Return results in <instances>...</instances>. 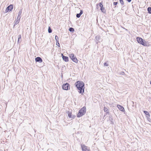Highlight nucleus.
<instances>
[{
    "label": "nucleus",
    "instance_id": "9b49d317",
    "mask_svg": "<svg viewBox=\"0 0 151 151\" xmlns=\"http://www.w3.org/2000/svg\"><path fill=\"white\" fill-rule=\"evenodd\" d=\"M99 6L100 7V9L101 12H104V8L103 7V5L101 4V3H99Z\"/></svg>",
    "mask_w": 151,
    "mask_h": 151
},
{
    "label": "nucleus",
    "instance_id": "6e6552de",
    "mask_svg": "<svg viewBox=\"0 0 151 151\" xmlns=\"http://www.w3.org/2000/svg\"><path fill=\"white\" fill-rule=\"evenodd\" d=\"M35 61L36 62H38L40 63L42 62V59L40 57H37L35 58Z\"/></svg>",
    "mask_w": 151,
    "mask_h": 151
},
{
    "label": "nucleus",
    "instance_id": "9d476101",
    "mask_svg": "<svg viewBox=\"0 0 151 151\" xmlns=\"http://www.w3.org/2000/svg\"><path fill=\"white\" fill-rule=\"evenodd\" d=\"M117 107L122 112H124V107L121 105H117Z\"/></svg>",
    "mask_w": 151,
    "mask_h": 151
},
{
    "label": "nucleus",
    "instance_id": "1a4fd4ad",
    "mask_svg": "<svg viewBox=\"0 0 151 151\" xmlns=\"http://www.w3.org/2000/svg\"><path fill=\"white\" fill-rule=\"evenodd\" d=\"M61 55L63 60L66 62H68V57L64 56L62 53L61 54Z\"/></svg>",
    "mask_w": 151,
    "mask_h": 151
},
{
    "label": "nucleus",
    "instance_id": "aec40b11",
    "mask_svg": "<svg viewBox=\"0 0 151 151\" xmlns=\"http://www.w3.org/2000/svg\"><path fill=\"white\" fill-rule=\"evenodd\" d=\"M144 112L146 115H148L149 117H150V114L148 111H144Z\"/></svg>",
    "mask_w": 151,
    "mask_h": 151
},
{
    "label": "nucleus",
    "instance_id": "4468645a",
    "mask_svg": "<svg viewBox=\"0 0 151 151\" xmlns=\"http://www.w3.org/2000/svg\"><path fill=\"white\" fill-rule=\"evenodd\" d=\"M22 13V9H21L18 13V16L17 17V19H20L21 17L20 16L21 14Z\"/></svg>",
    "mask_w": 151,
    "mask_h": 151
},
{
    "label": "nucleus",
    "instance_id": "7ed1b4c3",
    "mask_svg": "<svg viewBox=\"0 0 151 151\" xmlns=\"http://www.w3.org/2000/svg\"><path fill=\"white\" fill-rule=\"evenodd\" d=\"M70 58L73 60V61L76 63H78V60L75 56H74L73 54H71L69 55Z\"/></svg>",
    "mask_w": 151,
    "mask_h": 151
},
{
    "label": "nucleus",
    "instance_id": "5701e85b",
    "mask_svg": "<svg viewBox=\"0 0 151 151\" xmlns=\"http://www.w3.org/2000/svg\"><path fill=\"white\" fill-rule=\"evenodd\" d=\"M119 1L121 4L122 5H123L124 4V1L123 0H119Z\"/></svg>",
    "mask_w": 151,
    "mask_h": 151
},
{
    "label": "nucleus",
    "instance_id": "6ab92c4d",
    "mask_svg": "<svg viewBox=\"0 0 151 151\" xmlns=\"http://www.w3.org/2000/svg\"><path fill=\"white\" fill-rule=\"evenodd\" d=\"M148 13L149 14H151V7H148L147 9Z\"/></svg>",
    "mask_w": 151,
    "mask_h": 151
},
{
    "label": "nucleus",
    "instance_id": "ddd939ff",
    "mask_svg": "<svg viewBox=\"0 0 151 151\" xmlns=\"http://www.w3.org/2000/svg\"><path fill=\"white\" fill-rule=\"evenodd\" d=\"M68 116L70 118H74L73 116H72V113L71 112L68 111Z\"/></svg>",
    "mask_w": 151,
    "mask_h": 151
},
{
    "label": "nucleus",
    "instance_id": "a878e982",
    "mask_svg": "<svg viewBox=\"0 0 151 151\" xmlns=\"http://www.w3.org/2000/svg\"><path fill=\"white\" fill-rule=\"evenodd\" d=\"M117 4L118 2H115L113 3V4L114 6L116 5Z\"/></svg>",
    "mask_w": 151,
    "mask_h": 151
},
{
    "label": "nucleus",
    "instance_id": "f03ea898",
    "mask_svg": "<svg viewBox=\"0 0 151 151\" xmlns=\"http://www.w3.org/2000/svg\"><path fill=\"white\" fill-rule=\"evenodd\" d=\"M86 108L84 106L80 110L77 114V116L80 117L84 115L86 112Z\"/></svg>",
    "mask_w": 151,
    "mask_h": 151
},
{
    "label": "nucleus",
    "instance_id": "dca6fc26",
    "mask_svg": "<svg viewBox=\"0 0 151 151\" xmlns=\"http://www.w3.org/2000/svg\"><path fill=\"white\" fill-rule=\"evenodd\" d=\"M21 35H19L18 36V40L17 41V43H19V42H21Z\"/></svg>",
    "mask_w": 151,
    "mask_h": 151
},
{
    "label": "nucleus",
    "instance_id": "c756f323",
    "mask_svg": "<svg viewBox=\"0 0 151 151\" xmlns=\"http://www.w3.org/2000/svg\"><path fill=\"white\" fill-rule=\"evenodd\" d=\"M96 8H97L98 9V8H99V5L98 4L96 5Z\"/></svg>",
    "mask_w": 151,
    "mask_h": 151
},
{
    "label": "nucleus",
    "instance_id": "412c9836",
    "mask_svg": "<svg viewBox=\"0 0 151 151\" xmlns=\"http://www.w3.org/2000/svg\"><path fill=\"white\" fill-rule=\"evenodd\" d=\"M69 31L70 32H73L74 31V29L72 27H70L69 28Z\"/></svg>",
    "mask_w": 151,
    "mask_h": 151
},
{
    "label": "nucleus",
    "instance_id": "393cba45",
    "mask_svg": "<svg viewBox=\"0 0 151 151\" xmlns=\"http://www.w3.org/2000/svg\"><path fill=\"white\" fill-rule=\"evenodd\" d=\"M104 65L106 66H108V64L106 63H104Z\"/></svg>",
    "mask_w": 151,
    "mask_h": 151
},
{
    "label": "nucleus",
    "instance_id": "2eb2a0df",
    "mask_svg": "<svg viewBox=\"0 0 151 151\" xmlns=\"http://www.w3.org/2000/svg\"><path fill=\"white\" fill-rule=\"evenodd\" d=\"M20 20V19H17V20L15 21L14 22V27L19 22Z\"/></svg>",
    "mask_w": 151,
    "mask_h": 151
},
{
    "label": "nucleus",
    "instance_id": "c85d7f7f",
    "mask_svg": "<svg viewBox=\"0 0 151 151\" xmlns=\"http://www.w3.org/2000/svg\"><path fill=\"white\" fill-rule=\"evenodd\" d=\"M132 0H127L128 2H130Z\"/></svg>",
    "mask_w": 151,
    "mask_h": 151
},
{
    "label": "nucleus",
    "instance_id": "f8f14e48",
    "mask_svg": "<svg viewBox=\"0 0 151 151\" xmlns=\"http://www.w3.org/2000/svg\"><path fill=\"white\" fill-rule=\"evenodd\" d=\"M83 10H81L80 13L79 14H76V16L77 17L79 18L80 17L81 15L83 14Z\"/></svg>",
    "mask_w": 151,
    "mask_h": 151
},
{
    "label": "nucleus",
    "instance_id": "20e7f679",
    "mask_svg": "<svg viewBox=\"0 0 151 151\" xmlns=\"http://www.w3.org/2000/svg\"><path fill=\"white\" fill-rule=\"evenodd\" d=\"M137 40L138 43H140L144 46H145V42L143 41V40L141 37H137Z\"/></svg>",
    "mask_w": 151,
    "mask_h": 151
},
{
    "label": "nucleus",
    "instance_id": "cd10ccee",
    "mask_svg": "<svg viewBox=\"0 0 151 151\" xmlns=\"http://www.w3.org/2000/svg\"><path fill=\"white\" fill-rule=\"evenodd\" d=\"M124 74V72H122L121 73V74H122V75H123Z\"/></svg>",
    "mask_w": 151,
    "mask_h": 151
},
{
    "label": "nucleus",
    "instance_id": "f3484780",
    "mask_svg": "<svg viewBox=\"0 0 151 151\" xmlns=\"http://www.w3.org/2000/svg\"><path fill=\"white\" fill-rule=\"evenodd\" d=\"M104 111L106 112V114H107L109 113V111L108 109L106 107H104Z\"/></svg>",
    "mask_w": 151,
    "mask_h": 151
},
{
    "label": "nucleus",
    "instance_id": "4be33fe9",
    "mask_svg": "<svg viewBox=\"0 0 151 151\" xmlns=\"http://www.w3.org/2000/svg\"><path fill=\"white\" fill-rule=\"evenodd\" d=\"M48 32L49 33H51L52 32V30L50 27H49L48 29Z\"/></svg>",
    "mask_w": 151,
    "mask_h": 151
},
{
    "label": "nucleus",
    "instance_id": "0eeeda50",
    "mask_svg": "<svg viewBox=\"0 0 151 151\" xmlns=\"http://www.w3.org/2000/svg\"><path fill=\"white\" fill-rule=\"evenodd\" d=\"M81 148L83 151H88L89 150L88 147L84 145H81Z\"/></svg>",
    "mask_w": 151,
    "mask_h": 151
},
{
    "label": "nucleus",
    "instance_id": "423d86ee",
    "mask_svg": "<svg viewBox=\"0 0 151 151\" xmlns=\"http://www.w3.org/2000/svg\"><path fill=\"white\" fill-rule=\"evenodd\" d=\"M62 88L63 89L67 90L70 89V87L69 84L66 83L62 86Z\"/></svg>",
    "mask_w": 151,
    "mask_h": 151
},
{
    "label": "nucleus",
    "instance_id": "f257e3e1",
    "mask_svg": "<svg viewBox=\"0 0 151 151\" xmlns=\"http://www.w3.org/2000/svg\"><path fill=\"white\" fill-rule=\"evenodd\" d=\"M75 85L79 90L78 92L80 93L83 94L84 92V83L82 81H78L75 83Z\"/></svg>",
    "mask_w": 151,
    "mask_h": 151
},
{
    "label": "nucleus",
    "instance_id": "b1692460",
    "mask_svg": "<svg viewBox=\"0 0 151 151\" xmlns=\"http://www.w3.org/2000/svg\"><path fill=\"white\" fill-rule=\"evenodd\" d=\"M55 39L56 41L58 42V37L57 35H56L55 36Z\"/></svg>",
    "mask_w": 151,
    "mask_h": 151
},
{
    "label": "nucleus",
    "instance_id": "a211bd4d",
    "mask_svg": "<svg viewBox=\"0 0 151 151\" xmlns=\"http://www.w3.org/2000/svg\"><path fill=\"white\" fill-rule=\"evenodd\" d=\"M100 36L99 35H97L95 37V40L96 41H97L98 42H99V40L100 39Z\"/></svg>",
    "mask_w": 151,
    "mask_h": 151
},
{
    "label": "nucleus",
    "instance_id": "bb28decb",
    "mask_svg": "<svg viewBox=\"0 0 151 151\" xmlns=\"http://www.w3.org/2000/svg\"><path fill=\"white\" fill-rule=\"evenodd\" d=\"M57 42V43H56V45L59 46V45H60V44H59V43L58 42V41H56Z\"/></svg>",
    "mask_w": 151,
    "mask_h": 151
},
{
    "label": "nucleus",
    "instance_id": "7c9ffc66",
    "mask_svg": "<svg viewBox=\"0 0 151 151\" xmlns=\"http://www.w3.org/2000/svg\"><path fill=\"white\" fill-rule=\"evenodd\" d=\"M150 84H151V81H150Z\"/></svg>",
    "mask_w": 151,
    "mask_h": 151
},
{
    "label": "nucleus",
    "instance_id": "39448f33",
    "mask_svg": "<svg viewBox=\"0 0 151 151\" xmlns=\"http://www.w3.org/2000/svg\"><path fill=\"white\" fill-rule=\"evenodd\" d=\"M13 5L12 4H10L9 6H7V7L6 9L5 10V13H7V12H9L11 11L12 9H13Z\"/></svg>",
    "mask_w": 151,
    "mask_h": 151
}]
</instances>
